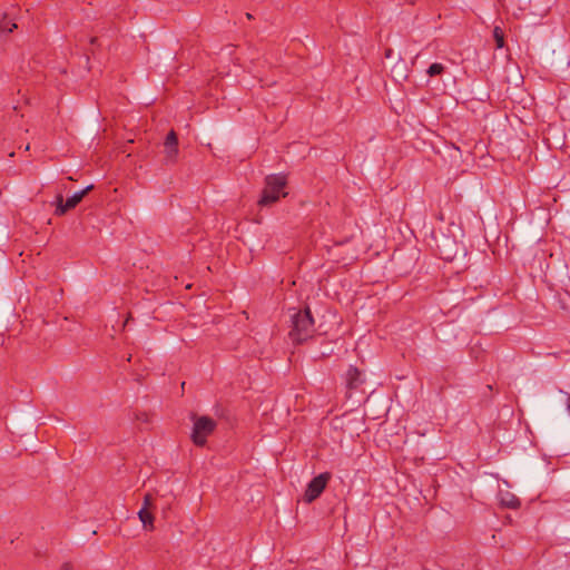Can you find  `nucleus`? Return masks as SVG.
I'll list each match as a JSON object with an SVG mask.
<instances>
[{"label": "nucleus", "mask_w": 570, "mask_h": 570, "mask_svg": "<svg viewBox=\"0 0 570 570\" xmlns=\"http://www.w3.org/2000/svg\"><path fill=\"white\" fill-rule=\"evenodd\" d=\"M289 338L295 344H301L312 337L314 333V320L308 306L304 309L291 308Z\"/></svg>", "instance_id": "nucleus-1"}, {"label": "nucleus", "mask_w": 570, "mask_h": 570, "mask_svg": "<svg viewBox=\"0 0 570 570\" xmlns=\"http://www.w3.org/2000/svg\"><path fill=\"white\" fill-rule=\"evenodd\" d=\"M434 239L438 254L443 261L452 262L459 255H465L464 246L454 236L441 233L439 236L434 235Z\"/></svg>", "instance_id": "nucleus-2"}, {"label": "nucleus", "mask_w": 570, "mask_h": 570, "mask_svg": "<svg viewBox=\"0 0 570 570\" xmlns=\"http://www.w3.org/2000/svg\"><path fill=\"white\" fill-rule=\"evenodd\" d=\"M286 186V177L284 175H269L265 179V187L262 191L261 199L258 204L261 206H268L277 202L281 196H285L286 193H283L284 187Z\"/></svg>", "instance_id": "nucleus-3"}, {"label": "nucleus", "mask_w": 570, "mask_h": 570, "mask_svg": "<svg viewBox=\"0 0 570 570\" xmlns=\"http://www.w3.org/2000/svg\"><path fill=\"white\" fill-rule=\"evenodd\" d=\"M216 429V422L209 416H199L194 421L191 440L195 445L204 446L207 442V436L210 435Z\"/></svg>", "instance_id": "nucleus-4"}, {"label": "nucleus", "mask_w": 570, "mask_h": 570, "mask_svg": "<svg viewBox=\"0 0 570 570\" xmlns=\"http://www.w3.org/2000/svg\"><path fill=\"white\" fill-rule=\"evenodd\" d=\"M331 476L332 475L330 472H324L313 478L308 482L307 488L305 490L304 501L306 503H312L314 500H316L325 490L328 481L331 480Z\"/></svg>", "instance_id": "nucleus-5"}, {"label": "nucleus", "mask_w": 570, "mask_h": 570, "mask_svg": "<svg viewBox=\"0 0 570 570\" xmlns=\"http://www.w3.org/2000/svg\"><path fill=\"white\" fill-rule=\"evenodd\" d=\"M83 197L85 193L77 191L65 202L61 194L57 195L55 215L63 216L68 210L75 208Z\"/></svg>", "instance_id": "nucleus-6"}, {"label": "nucleus", "mask_w": 570, "mask_h": 570, "mask_svg": "<svg viewBox=\"0 0 570 570\" xmlns=\"http://www.w3.org/2000/svg\"><path fill=\"white\" fill-rule=\"evenodd\" d=\"M165 160L167 164H174L178 156V137L174 130H170L164 141Z\"/></svg>", "instance_id": "nucleus-7"}, {"label": "nucleus", "mask_w": 570, "mask_h": 570, "mask_svg": "<svg viewBox=\"0 0 570 570\" xmlns=\"http://www.w3.org/2000/svg\"><path fill=\"white\" fill-rule=\"evenodd\" d=\"M363 373L356 366H350L346 373V384L350 390L357 389L364 383Z\"/></svg>", "instance_id": "nucleus-8"}, {"label": "nucleus", "mask_w": 570, "mask_h": 570, "mask_svg": "<svg viewBox=\"0 0 570 570\" xmlns=\"http://www.w3.org/2000/svg\"><path fill=\"white\" fill-rule=\"evenodd\" d=\"M138 517L145 529H154V515L149 510L141 508L138 512Z\"/></svg>", "instance_id": "nucleus-9"}, {"label": "nucleus", "mask_w": 570, "mask_h": 570, "mask_svg": "<svg viewBox=\"0 0 570 570\" xmlns=\"http://www.w3.org/2000/svg\"><path fill=\"white\" fill-rule=\"evenodd\" d=\"M500 502L503 507L510 509H517L520 507V500L514 494L505 492L501 494Z\"/></svg>", "instance_id": "nucleus-10"}, {"label": "nucleus", "mask_w": 570, "mask_h": 570, "mask_svg": "<svg viewBox=\"0 0 570 570\" xmlns=\"http://www.w3.org/2000/svg\"><path fill=\"white\" fill-rule=\"evenodd\" d=\"M493 38L495 40V45L498 49H501L504 47V32L501 29V27L495 26L493 29Z\"/></svg>", "instance_id": "nucleus-11"}, {"label": "nucleus", "mask_w": 570, "mask_h": 570, "mask_svg": "<svg viewBox=\"0 0 570 570\" xmlns=\"http://www.w3.org/2000/svg\"><path fill=\"white\" fill-rule=\"evenodd\" d=\"M16 28H17V24L10 23L7 20V17H3L2 19H0V36L8 35V33L12 32L13 29H16Z\"/></svg>", "instance_id": "nucleus-12"}, {"label": "nucleus", "mask_w": 570, "mask_h": 570, "mask_svg": "<svg viewBox=\"0 0 570 570\" xmlns=\"http://www.w3.org/2000/svg\"><path fill=\"white\" fill-rule=\"evenodd\" d=\"M443 71H444V66L442 63H439V62L432 63L429 67V69H428V73H429L430 77L439 76Z\"/></svg>", "instance_id": "nucleus-13"}, {"label": "nucleus", "mask_w": 570, "mask_h": 570, "mask_svg": "<svg viewBox=\"0 0 570 570\" xmlns=\"http://www.w3.org/2000/svg\"><path fill=\"white\" fill-rule=\"evenodd\" d=\"M153 495L150 493H147L145 497H144V505L142 508H146L147 510H149V508L153 507Z\"/></svg>", "instance_id": "nucleus-14"}, {"label": "nucleus", "mask_w": 570, "mask_h": 570, "mask_svg": "<svg viewBox=\"0 0 570 570\" xmlns=\"http://www.w3.org/2000/svg\"><path fill=\"white\" fill-rule=\"evenodd\" d=\"M60 570H73V567H72V564L70 562H65L60 567Z\"/></svg>", "instance_id": "nucleus-15"}, {"label": "nucleus", "mask_w": 570, "mask_h": 570, "mask_svg": "<svg viewBox=\"0 0 570 570\" xmlns=\"http://www.w3.org/2000/svg\"><path fill=\"white\" fill-rule=\"evenodd\" d=\"M137 420H140L142 422H148V415L146 413H142L140 415H137Z\"/></svg>", "instance_id": "nucleus-16"}, {"label": "nucleus", "mask_w": 570, "mask_h": 570, "mask_svg": "<svg viewBox=\"0 0 570 570\" xmlns=\"http://www.w3.org/2000/svg\"><path fill=\"white\" fill-rule=\"evenodd\" d=\"M92 189H94V185H89L86 188H83L82 190H79V193H85V196H86Z\"/></svg>", "instance_id": "nucleus-17"}, {"label": "nucleus", "mask_w": 570, "mask_h": 570, "mask_svg": "<svg viewBox=\"0 0 570 570\" xmlns=\"http://www.w3.org/2000/svg\"><path fill=\"white\" fill-rule=\"evenodd\" d=\"M97 42H98V38L97 37H92L90 39V45L95 46V45H97Z\"/></svg>", "instance_id": "nucleus-18"}, {"label": "nucleus", "mask_w": 570, "mask_h": 570, "mask_svg": "<svg viewBox=\"0 0 570 570\" xmlns=\"http://www.w3.org/2000/svg\"><path fill=\"white\" fill-rule=\"evenodd\" d=\"M391 53H392V50H391V49H387V50L385 51V56H386L387 58H389V57H391Z\"/></svg>", "instance_id": "nucleus-19"}, {"label": "nucleus", "mask_w": 570, "mask_h": 570, "mask_svg": "<svg viewBox=\"0 0 570 570\" xmlns=\"http://www.w3.org/2000/svg\"><path fill=\"white\" fill-rule=\"evenodd\" d=\"M127 361L130 362L131 361V355L127 356Z\"/></svg>", "instance_id": "nucleus-20"}]
</instances>
